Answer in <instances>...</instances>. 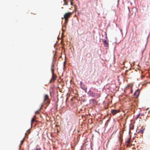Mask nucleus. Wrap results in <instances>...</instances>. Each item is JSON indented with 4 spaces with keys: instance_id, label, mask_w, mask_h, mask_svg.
Wrapping results in <instances>:
<instances>
[{
    "instance_id": "9",
    "label": "nucleus",
    "mask_w": 150,
    "mask_h": 150,
    "mask_svg": "<svg viewBox=\"0 0 150 150\" xmlns=\"http://www.w3.org/2000/svg\"><path fill=\"white\" fill-rule=\"evenodd\" d=\"M80 84H81V86L82 89L84 90L87 89L86 88H85L83 87L84 85L82 84L81 82Z\"/></svg>"
},
{
    "instance_id": "18",
    "label": "nucleus",
    "mask_w": 150,
    "mask_h": 150,
    "mask_svg": "<svg viewBox=\"0 0 150 150\" xmlns=\"http://www.w3.org/2000/svg\"><path fill=\"white\" fill-rule=\"evenodd\" d=\"M105 35H106L105 38H106L107 39V34L106 33H105Z\"/></svg>"
},
{
    "instance_id": "19",
    "label": "nucleus",
    "mask_w": 150,
    "mask_h": 150,
    "mask_svg": "<svg viewBox=\"0 0 150 150\" xmlns=\"http://www.w3.org/2000/svg\"><path fill=\"white\" fill-rule=\"evenodd\" d=\"M68 20H67V21H65V23H67V22H68Z\"/></svg>"
},
{
    "instance_id": "1",
    "label": "nucleus",
    "mask_w": 150,
    "mask_h": 150,
    "mask_svg": "<svg viewBox=\"0 0 150 150\" xmlns=\"http://www.w3.org/2000/svg\"><path fill=\"white\" fill-rule=\"evenodd\" d=\"M72 13L71 12H68L65 13L64 15V18L65 21L68 20V19L71 15Z\"/></svg>"
},
{
    "instance_id": "22",
    "label": "nucleus",
    "mask_w": 150,
    "mask_h": 150,
    "mask_svg": "<svg viewBox=\"0 0 150 150\" xmlns=\"http://www.w3.org/2000/svg\"><path fill=\"white\" fill-rule=\"evenodd\" d=\"M69 1H70V2L73 1L74 0H69Z\"/></svg>"
},
{
    "instance_id": "17",
    "label": "nucleus",
    "mask_w": 150,
    "mask_h": 150,
    "mask_svg": "<svg viewBox=\"0 0 150 150\" xmlns=\"http://www.w3.org/2000/svg\"><path fill=\"white\" fill-rule=\"evenodd\" d=\"M140 115V114H139L138 115H137V118L139 117V116Z\"/></svg>"
},
{
    "instance_id": "20",
    "label": "nucleus",
    "mask_w": 150,
    "mask_h": 150,
    "mask_svg": "<svg viewBox=\"0 0 150 150\" xmlns=\"http://www.w3.org/2000/svg\"><path fill=\"white\" fill-rule=\"evenodd\" d=\"M23 140H22L21 142V144L23 143Z\"/></svg>"
},
{
    "instance_id": "12",
    "label": "nucleus",
    "mask_w": 150,
    "mask_h": 150,
    "mask_svg": "<svg viewBox=\"0 0 150 150\" xmlns=\"http://www.w3.org/2000/svg\"><path fill=\"white\" fill-rule=\"evenodd\" d=\"M130 140H131V138H130L128 139V140L126 142V143H128V144L130 142Z\"/></svg>"
},
{
    "instance_id": "2",
    "label": "nucleus",
    "mask_w": 150,
    "mask_h": 150,
    "mask_svg": "<svg viewBox=\"0 0 150 150\" xmlns=\"http://www.w3.org/2000/svg\"><path fill=\"white\" fill-rule=\"evenodd\" d=\"M44 103L46 104H49L50 103L49 96L47 95H45L44 96Z\"/></svg>"
},
{
    "instance_id": "3",
    "label": "nucleus",
    "mask_w": 150,
    "mask_h": 150,
    "mask_svg": "<svg viewBox=\"0 0 150 150\" xmlns=\"http://www.w3.org/2000/svg\"><path fill=\"white\" fill-rule=\"evenodd\" d=\"M139 91L137 89L134 93V98H137L139 96Z\"/></svg>"
},
{
    "instance_id": "14",
    "label": "nucleus",
    "mask_w": 150,
    "mask_h": 150,
    "mask_svg": "<svg viewBox=\"0 0 150 150\" xmlns=\"http://www.w3.org/2000/svg\"><path fill=\"white\" fill-rule=\"evenodd\" d=\"M64 5H67V1L66 0H64Z\"/></svg>"
},
{
    "instance_id": "21",
    "label": "nucleus",
    "mask_w": 150,
    "mask_h": 150,
    "mask_svg": "<svg viewBox=\"0 0 150 150\" xmlns=\"http://www.w3.org/2000/svg\"><path fill=\"white\" fill-rule=\"evenodd\" d=\"M29 130H30L29 129L28 130V134H29L30 133V132L29 131Z\"/></svg>"
},
{
    "instance_id": "6",
    "label": "nucleus",
    "mask_w": 150,
    "mask_h": 150,
    "mask_svg": "<svg viewBox=\"0 0 150 150\" xmlns=\"http://www.w3.org/2000/svg\"><path fill=\"white\" fill-rule=\"evenodd\" d=\"M56 77L54 75H52V78L50 81V83H51L52 82H54L56 80Z\"/></svg>"
},
{
    "instance_id": "7",
    "label": "nucleus",
    "mask_w": 150,
    "mask_h": 150,
    "mask_svg": "<svg viewBox=\"0 0 150 150\" xmlns=\"http://www.w3.org/2000/svg\"><path fill=\"white\" fill-rule=\"evenodd\" d=\"M90 102L91 104L93 105H95L96 104V101L94 99H92L90 100Z\"/></svg>"
},
{
    "instance_id": "15",
    "label": "nucleus",
    "mask_w": 150,
    "mask_h": 150,
    "mask_svg": "<svg viewBox=\"0 0 150 150\" xmlns=\"http://www.w3.org/2000/svg\"><path fill=\"white\" fill-rule=\"evenodd\" d=\"M35 150H41V148H36Z\"/></svg>"
},
{
    "instance_id": "11",
    "label": "nucleus",
    "mask_w": 150,
    "mask_h": 150,
    "mask_svg": "<svg viewBox=\"0 0 150 150\" xmlns=\"http://www.w3.org/2000/svg\"><path fill=\"white\" fill-rule=\"evenodd\" d=\"M53 66L52 65L51 68V71L52 73V75H54V69L53 68Z\"/></svg>"
},
{
    "instance_id": "10",
    "label": "nucleus",
    "mask_w": 150,
    "mask_h": 150,
    "mask_svg": "<svg viewBox=\"0 0 150 150\" xmlns=\"http://www.w3.org/2000/svg\"><path fill=\"white\" fill-rule=\"evenodd\" d=\"M144 129H143V128H141L138 132V133H139L143 134V131H144Z\"/></svg>"
},
{
    "instance_id": "8",
    "label": "nucleus",
    "mask_w": 150,
    "mask_h": 150,
    "mask_svg": "<svg viewBox=\"0 0 150 150\" xmlns=\"http://www.w3.org/2000/svg\"><path fill=\"white\" fill-rule=\"evenodd\" d=\"M134 128V125L132 124H131L129 126V133H130L131 132V129H133Z\"/></svg>"
},
{
    "instance_id": "23",
    "label": "nucleus",
    "mask_w": 150,
    "mask_h": 150,
    "mask_svg": "<svg viewBox=\"0 0 150 150\" xmlns=\"http://www.w3.org/2000/svg\"><path fill=\"white\" fill-rule=\"evenodd\" d=\"M105 109H107V108L106 107H105Z\"/></svg>"
},
{
    "instance_id": "13",
    "label": "nucleus",
    "mask_w": 150,
    "mask_h": 150,
    "mask_svg": "<svg viewBox=\"0 0 150 150\" xmlns=\"http://www.w3.org/2000/svg\"><path fill=\"white\" fill-rule=\"evenodd\" d=\"M35 120L33 118L32 119H31V126H32V124L33 123V122L35 121Z\"/></svg>"
},
{
    "instance_id": "16",
    "label": "nucleus",
    "mask_w": 150,
    "mask_h": 150,
    "mask_svg": "<svg viewBox=\"0 0 150 150\" xmlns=\"http://www.w3.org/2000/svg\"><path fill=\"white\" fill-rule=\"evenodd\" d=\"M71 2V5H73V1L70 2Z\"/></svg>"
},
{
    "instance_id": "5",
    "label": "nucleus",
    "mask_w": 150,
    "mask_h": 150,
    "mask_svg": "<svg viewBox=\"0 0 150 150\" xmlns=\"http://www.w3.org/2000/svg\"><path fill=\"white\" fill-rule=\"evenodd\" d=\"M120 111V110H111V112L113 115H115Z\"/></svg>"
},
{
    "instance_id": "4",
    "label": "nucleus",
    "mask_w": 150,
    "mask_h": 150,
    "mask_svg": "<svg viewBox=\"0 0 150 150\" xmlns=\"http://www.w3.org/2000/svg\"><path fill=\"white\" fill-rule=\"evenodd\" d=\"M108 42V41L106 40L104 41V45L105 47H106V49H107L109 47V44Z\"/></svg>"
}]
</instances>
